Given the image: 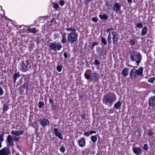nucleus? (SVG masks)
<instances>
[{"label":"nucleus","instance_id":"nucleus-14","mask_svg":"<svg viewBox=\"0 0 155 155\" xmlns=\"http://www.w3.org/2000/svg\"><path fill=\"white\" fill-rule=\"evenodd\" d=\"M54 132L55 136L58 137L60 139H63V138L62 137L61 134L60 133L57 128H54Z\"/></svg>","mask_w":155,"mask_h":155},{"label":"nucleus","instance_id":"nucleus-22","mask_svg":"<svg viewBox=\"0 0 155 155\" xmlns=\"http://www.w3.org/2000/svg\"><path fill=\"white\" fill-rule=\"evenodd\" d=\"M147 26H145L144 27H143V28L142 31H141V35L142 36L144 35H145L146 34L147 30Z\"/></svg>","mask_w":155,"mask_h":155},{"label":"nucleus","instance_id":"nucleus-50","mask_svg":"<svg viewBox=\"0 0 155 155\" xmlns=\"http://www.w3.org/2000/svg\"><path fill=\"white\" fill-rule=\"evenodd\" d=\"M92 20L95 22H97L98 21L97 18L96 17H93L91 18Z\"/></svg>","mask_w":155,"mask_h":155},{"label":"nucleus","instance_id":"nucleus-2","mask_svg":"<svg viewBox=\"0 0 155 155\" xmlns=\"http://www.w3.org/2000/svg\"><path fill=\"white\" fill-rule=\"evenodd\" d=\"M130 57L132 61H135L137 65H138L142 60V56L139 52L133 51L130 53Z\"/></svg>","mask_w":155,"mask_h":155},{"label":"nucleus","instance_id":"nucleus-59","mask_svg":"<svg viewBox=\"0 0 155 155\" xmlns=\"http://www.w3.org/2000/svg\"><path fill=\"white\" fill-rule=\"evenodd\" d=\"M55 21V18H52L50 22L51 23H52L54 21Z\"/></svg>","mask_w":155,"mask_h":155},{"label":"nucleus","instance_id":"nucleus-40","mask_svg":"<svg viewBox=\"0 0 155 155\" xmlns=\"http://www.w3.org/2000/svg\"><path fill=\"white\" fill-rule=\"evenodd\" d=\"M98 44V43L97 42H93L92 43V45L91 47V48L93 49L95 46L97 45Z\"/></svg>","mask_w":155,"mask_h":155},{"label":"nucleus","instance_id":"nucleus-34","mask_svg":"<svg viewBox=\"0 0 155 155\" xmlns=\"http://www.w3.org/2000/svg\"><path fill=\"white\" fill-rule=\"evenodd\" d=\"M135 39L133 38L130 39L129 43L131 45H134L135 44Z\"/></svg>","mask_w":155,"mask_h":155},{"label":"nucleus","instance_id":"nucleus-49","mask_svg":"<svg viewBox=\"0 0 155 155\" xmlns=\"http://www.w3.org/2000/svg\"><path fill=\"white\" fill-rule=\"evenodd\" d=\"M4 136V134H0V141H2L4 140L3 137Z\"/></svg>","mask_w":155,"mask_h":155},{"label":"nucleus","instance_id":"nucleus-47","mask_svg":"<svg viewBox=\"0 0 155 155\" xmlns=\"http://www.w3.org/2000/svg\"><path fill=\"white\" fill-rule=\"evenodd\" d=\"M4 93V92L2 87H0V96L3 95Z\"/></svg>","mask_w":155,"mask_h":155},{"label":"nucleus","instance_id":"nucleus-17","mask_svg":"<svg viewBox=\"0 0 155 155\" xmlns=\"http://www.w3.org/2000/svg\"><path fill=\"white\" fill-rule=\"evenodd\" d=\"M11 133L13 135L18 136L23 134L24 133V131L23 130H21L17 131H14L12 130L11 131Z\"/></svg>","mask_w":155,"mask_h":155},{"label":"nucleus","instance_id":"nucleus-45","mask_svg":"<svg viewBox=\"0 0 155 155\" xmlns=\"http://www.w3.org/2000/svg\"><path fill=\"white\" fill-rule=\"evenodd\" d=\"M143 25L141 23H139L137 24L136 25V27L139 28H142L143 27Z\"/></svg>","mask_w":155,"mask_h":155},{"label":"nucleus","instance_id":"nucleus-21","mask_svg":"<svg viewBox=\"0 0 155 155\" xmlns=\"http://www.w3.org/2000/svg\"><path fill=\"white\" fill-rule=\"evenodd\" d=\"M121 103L120 101H117V102L115 103L114 106V107L116 109H119L121 106Z\"/></svg>","mask_w":155,"mask_h":155},{"label":"nucleus","instance_id":"nucleus-8","mask_svg":"<svg viewBox=\"0 0 155 155\" xmlns=\"http://www.w3.org/2000/svg\"><path fill=\"white\" fill-rule=\"evenodd\" d=\"M91 81L93 82H96L98 79L99 75L96 73L93 72L90 74Z\"/></svg>","mask_w":155,"mask_h":155},{"label":"nucleus","instance_id":"nucleus-33","mask_svg":"<svg viewBox=\"0 0 155 155\" xmlns=\"http://www.w3.org/2000/svg\"><path fill=\"white\" fill-rule=\"evenodd\" d=\"M143 149L146 151H147L149 149V147L147 144L145 143L143 145Z\"/></svg>","mask_w":155,"mask_h":155},{"label":"nucleus","instance_id":"nucleus-57","mask_svg":"<svg viewBox=\"0 0 155 155\" xmlns=\"http://www.w3.org/2000/svg\"><path fill=\"white\" fill-rule=\"evenodd\" d=\"M49 102L50 104H53L54 101L53 100H52L51 99H49Z\"/></svg>","mask_w":155,"mask_h":155},{"label":"nucleus","instance_id":"nucleus-39","mask_svg":"<svg viewBox=\"0 0 155 155\" xmlns=\"http://www.w3.org/2000/svg\"><path fill=\"white\" fill-rule=\"evenodd\" d=\"M84 75L85 78L87 80H89V79H90L91 78V76H90V74L88 75L87 74L86 72H85L84 74Z\"/></svg>","mask_w":155,"mask_h":155},{"label":"nucleus","instance_id":"nucleus-19","mask_svg":"<svg viewBox=\"0 0 155 155\" xmlns=\"http://www.w3.org/2000/svg\"><path fill=\"white\" fill-rule=\"evenodd\" d=\"M56 45L55 43H50L48 45V46L51 50L55 51V46Z\"/></svg>","mask_w":155,"mask_h":155},{"label":"nucleus","instance_id":"nucleus-36","mask_svg":"<svg viewBox=\"0 0 155 155\" xmlns=\"http://www.w3.org/2000/svg\"><path fill=\"white\" fill-rule=\"evenodd\" d=\"M155 80V77L151 78H149L148 80V81L150 83H152Z\"/></svg>","mask_w":155,"mask_h":155},{"label":"nucleus","instance_id":"nucleus-5","mask_svg":"<svg viewBox=\"0 0 155 155\" xmlns=\"http://www.w3.org/2000/svg\"><path fill=\"white\" fill-rule=\"evenodd\" d=\"M78 39V35L75 33L72 32L68 34L67 40L69 43H73L76 41Z\"/></svg>","mask_w":155,"mask_h":155},{"label":"nucleus","instance_id":"nucleus-32","mask_svg":"<svg viewBox=\"0 0 155 155\" xmlns=\"http://www.w3.org/2000/svg\"><path fill=\"white\" fill-rule=\"evenodd\" d=\"M61 42L63 43H65L67 42L66 36H62V40L61 41Z\"/></svg>","mask_w":155,"mask_h":155},{"label":"nucleus","instance_id":"nucleus-58","mask_svg":"<svg viewBox=\"0 0 155 155\" xmlns=\"http://www.w3.org/2000/svg\"><path fill=\"white\" fill-rule=\"evenodd\" d=\"M63 55H64V57L65 58H67L68 57V55H67V53L65 52L64 54Z\"/></svg>","mask_w":155,"mask_h":155},{"label":"nucleus","instance_id":"nucleus-53","mask_svg":"<svg viewBox=\"0 0 155 155\" xmlns=\"http://www.w3.org/2000/svg\"><path fill=\"white\" fill-rule=\"evenodd\" d=\"M84 135L87 137L89 136L90 135L89 132H85L84 133Z\"/></svg>","mask_w":155,"mask_h":155},{"label":"nucleus","instance_id":"nucleus-55","mask_svg":"<svg viewBox=\"0 0 155 155\" xmlns=\"http://www.w3.org/2000/svg\"><path fill=\"white\" fill-rule=\"evenodd\" d=\"M35 41L37 44L38 45L40 43V41L38 38L35 40Z\"/></svg>","mask_w":155,"mask_h":155},{"label":"nucleus","instance_id":"nucleus-15","mask_svg":"<svg viewBox=\"0 0 155 155\" xmlns=\"http://www.w3.org/2000/svg\"><path fill=\"white\" fill-rule=\"evenodd\" d=\"M134 153L137 155L140 154L142 153L141 149L139 147L133 148Z\"/></svg>","mask_w":155,"mask_h":155},{"label":"nucleus","instance_id":"nucleus-44","mask_svg":"<svg viewBox=\"0 0 155 155\" xmlns=\"http://www.w3.org/2000/svg\"><path fill=\"white\" fill-rule=\"evenodd\" d=\"M59 5L57 3H54L53 4V8H55L56 10H57L58 8L59 7Z\"/></svg>","mask_w":155,"mask_h":155},{"label":"nucleus","instance_id":"nucleus-38","mask_svg":"<svg viewBox=\"0 0 155 155\" xmlns=\"http://www.w3.org/2000/svg\"><path fill=\"white\" fill-rule=\"evenodd\" d=\"M51 107L52 110H53L54 111L56 110L57 106L56 105L54 104H51Z\"/></svg>","mask_w":155,"mask_h":155},{"label":"nucleus","instance_id":"nucleus-13","mask_svg":"<svg viewBox=\"0 0 155 155\" xmlns=\"http://www.w3.org/2000/svg\"><path fill=\"white\" fill-rule=\"evenodd\" d=\"M121 6L118 3H115L113 6V9L114 11L116 12H118L120 10Z\"/></svg>","mask_w":155,"mask_h":155},{"label":"nucleus","instance_id":"nucleus-11","mask_svg":"<svg viewBox=\"0 0 155 155\" xmlns=\"http://www.w3.org/2000/svg\"><path fill=\"white\" fill-rule=\"evenodd\" d=\"M6 141L8 142L7 146H10L12 147L14 146V142L13 141V137L10 135L7 136Z\"/></svg>","mask_w":155,"mask_h":155},{"label":"nucleus","instance_id":"nucleus-20","mask_svg":"<svg viewBox=\"0 0 155 155\" xmlns=\"http://www.w3.org/2000/svg\"><path fill=\"white\" fill-rule=\"evenodd\" d=\"M122 74L124 76H127L128 74V68H126L123 69L122 71Z\"/></svg>","mask_w":155,"mask_h":155},{"label":"nucleus","instance_id":"nucleus-54","mask_svg":"<svg viewBox=\"0 0 155 155\" xmlns=\"http://www.w3.org/2000/svg\"><path fill=\"white\" fill-rule=\"evenodd\" d=\"M113 28H107V30H106V31L107 32H110V31H113Z\"/></svg>","mask_w":155,"mask_h":155},{"label":"nucleus","instance_id":"nucleus-3","mask_svg":"<svg viewBox=\"0 0 155 155\" xmlns=\"http://www.w3.org/2000/svg\"><path fill=\"white\" fill-rule=\"evenodd\" d=\"M31 67V64L28 60H23L19 65V70L22 72L28 71Z\"/></svg>","mask_w":155,"mask_h":155},{"label":"nucleus","instance_id":"nucleus-31","mask_svg":"<svg viewBox=\"0 0 155 155\" xmlns=\"http://www.w3.org/2000/svg\"><path fill=\"white\" fill-rule=\"evenodd\" d=\"M29 82L28 81H26L25 83H24L25 86L26 87V91H27L28 89Z\"/></svg>","mask_w":155,"mask_h":155},{"label":"nucleus","instance_id":"nucleus-9","mask_svg":"<svg viewBox=\"0 0 155 155\" xmlns=\"http://www.w3.org/2000/svg\"><path fill=\"white\" fill-rule=\"evenodd\" d=\"M111 33L113 36V43L114 44H116L119 38L117 32L112 31Z\"/></svg>","mask_w":155,"mask_h":155},{"label":"nucleus","instance_id":"nucleus-43","mask_svg":"<svg viewBox=\"0 0 155 155\" xmlns=\"http://www.w3.org/2000/svg\"><path fill=\"white\" fill-rule=\"evenodd\" d=\"M66 30L67 31H71L73 32H75L76 30L74 28H66Z\"/></svg>","mask_w":155,"mask_h":155},{"label":"nucleus","instance_id":"nucleus-4","mask_svg":"<svg viewBox=\"0 0 155 155\" xmlns=\"http://www.w3.org/2000/svg\"><path fill=\"white\" fill-rule=\"evenodd\" d=\"M143 68L140 67L138 69L136 70L134 68L130 71V76L131 79H133L136 77L137 75H141L143 74Z\"/></svg>","mask_w":155,"mask_h":155},{"label":"nucleus","instance_id":"nucleus-6","mask_svg":"<svg viewBox=\"0 0 155 155\" xmlns=\"http://www.w3.org/2000/svg\"><path fill=\"white\" fill-rule=\"evenodd\" d=\"M148 102L150 107H154L155 106V95L150 97L148 99Z\"/></svg>","mask_w":155,"mask_h":155},{"label":"nucleus","instance_id":"nucleus-18","mask_svg":"<svg viewBox=\"0 0 155 155\" xmlns=\"http://www.w3.org/2000/svg\"><path fill=\"white\" fill-rule=\"evenodd\" d=\"M20 76V74L18 72H16L13 75V83L14 85H15V84L16 83V80Z\"/></svg>","mask_w":155,"mask_h":155},{"label":"nucleus","instance_id":"nucleus-48","mask_svg":"<svg viewBox=\"0 0 155 155\" xmlns=\"http://www.w3.org/2000/svg\"><path fill=\"white\" fill-rule=\"evenodd\" d=\"M93 64L95 65H99L100 64V63L98 60H95L94 61Z\"/></svg>","mask_w":155,"mask_h":155},{"label":"nucleus","instance_id":"nucleus-37","mask_svg":"<svg viewBox=\"0 0 155 155\" xmlns=\"http://www.w3.org/2000/svg\"><path fill=\"white\" fill-rule=\"evenodd\" d=\"M59 150L62 153H64L65 151V149L64 146H62L59 148Z\"/></svg>","mask_w":155,"mask_h":155},{"label":"nucleus","instance_id":"nucleus-64","mask_svg":"<svg viewBox=\"0 0 155 155\" xmlns=\"http://www.w3.org/2000/svg\"><path fill=\"white\" fill-rule=\"evenodd\" d=\"M84 1L90 2L92 1V0H84Z\"/></svg>","mask_w":155,"mask_h":155},{"label":"nucleus","instance_id":"nucleus-62","mask_svg":"<svg viewBox=\"0 0 155 155\" xmlns=\"http://www.w3.org/2000/svg\"><path fill=\"white\" fill-rule=\"evenodd\" d=\"M21 86L22 88H24V89H25V87L24 84H23Z\"/></svg>","mask_w":155,"mask_h":155},{"label":"nucleus","instance_id":"nucleus-63","mask_svg":"<svg viewBox=\"0 0 155 155\" xmlns=\"http://www.w3.org/2000/svg\"><path fill=\"white\" fill-rule=\"evenodd\" d=\"M81 117L82 119H84L85 118V115H84L82 116Z\"/></svg>","mask_w":155,"mask_h":155},{"label":"nucleus","instance_id":"nucleus-61","mask_svg":"<svg viewBox=\"0 0 155 155\" xmlns=\"http://www.w3.org/2000/svg\"><path fill=\"white\" fill-rule=\"evenodd\" d=\"M127 1L128 3H131L132 2V0H127Z\"/></svg>","mask_w":155,"mask_h":155},{"label":"nucleus","instance_id":"nucleus-7","mask_svg":"<svg viewBox=\"0 0 155 155\" xmlns=\"http://www.w3.org/2000/svg\"><path fill=\"white\" fill-rule=\"evenodd\" d=\"M40 124L43 127H45L47 125H49L50 122L48 119H40L39 120Z\"/></svg>","mask_w":155,"mask_h":155},{"label":"nucleus","instance_id":"nucleus-23","mask_svg":"<svg viewBox=\"0 0 155 155\" xmlns=\"http://www.w3.org/2000/svg\"><path fill=\"white\" fill-rule=\"evenodd\" d=\"M99 16L101 19L103 20H106L108 18V16L106 15H100Z\"/></svg>","mask_w":155,"mask_h":155},{"label":"nucleus","instance_id":"nucleus-10","mask_svg":"<svg viewBox=\"0 0 155 155\" xmlns=\"http://www.w3.org/2000/svg\"><path fill=\"white\" fill-rule=\"evenodd\" d=\"M10 153L9 149L8 147H4L0 150V155H8Z\"/></svg>","mask_w":155,"mask_h":155},{"label":"nucleus","instance_id":"nucleus-30","mask_svg":"<svg viewBox=\"0 0 155 155\" xmlns=\"http://www.w3.org/2000/svg\"><path fill=\"white\" fill-rule=\"evenodd\" d=\"M101 42L104 45H107V44L106 40L103 37L101 38Z\"/></svg>","mask_w":155,"mask_h":155},{"label":"nucleus","instance_id":"nucleus-46","mask_svg":"<svg viewBox=\"0 0 155 155\" xmlns=\"http://www.w3.org/2000/svg\"><path fill=\"white\" fill-rule=\"evenodd\" d=\"M59 3L61 6H62L64 5L65 2L63 0H61L59 1Z\"/></svg>","mask_w":155,"mask_h":155},{"label":"nucleus","instance_id":"nucleus-1","mask_svg":"<svg viewBox=\"0 0 155 155\" xmlns=\"http://www.w3.org/2000/svg\"><path fill=\"white\" fill-rule=\"evenodd\" d=\"M116 98L115 94L111 92L104 95L102 101L104 104L107 105L108 107H111L113 104V102L116 100Z\"/></svg>","mask_w":155,"mask_h":155},{"label":"nucleus","instance_id":"nucleus-16","mask_svg":"<svg viewBox=\"0 0 155 155\" xmlns=\"http://www.w3.org/2000/svg\"><path fill=\"white\" fill-rule=\"evenodd\" d=\"M78 142L79 146L81 147H84L85 145V140L84 137H82L80 140H78Z\"/></svg>","mask_w":155,"mask_h":155},{"label":"nucleus","instance_id":"nucleus-41","mask_svg":"<svg viewBox=\"0 0 155 155\" xmlns=\"http://www.w3.org/2000/svg\"><path fill=\"white\" fill-rule=\"evenodd\" d=\"M112 5V3H111L109 2H107L105 4V6L108 7L109 6L110 7H111Z\"/></svg>","mask_w":155,"mask_h":155},{"label":"nucleus","instance_id":"nucleus-12","mask_svg":"<svg viewBox=\"0 0 155 155\" xmlns=\"http://www.w3.org/2000/svg\"><path fill=\"white\" fill-rule=\"evenodd\" d=\"M96 51H97L98 54L100 56H104L106 55V51L104 48H101L100 49L99 47L98 48V50L97 51V48Z\"/></svg>","mask_w":155,"mask_h":155},{"label":"nucleus","instance_id":"nucleus-28","mask_svg":"<svg viewBox=\"0 0 155 155\" xmlns=\"http://www.w3.org/2000/svg\"><path fill=\"white\" fill-rule=\"evenodd\" d=\"M27 31L31 33H35L36 32V30L35 28H28L27 29Z\"/></svg>","mask_w":155,"mask_h":155},{"label":"nucleus","instance_id":"nucleus-51","mask_svg":"<svg viewBox=\"0 0 155 155\" xmlns=\"http://www.w3.org/2000/svg\"><path fill=\"white\" fill-rule=\"evenodd\" d=\"M13 140L14 141H19V138L15 136H13Z\"/></svg>","mask_w":155,"mask_h":155},{"label":"nucleus","instance_id":"nucleus-35","mask_svg":"<svg viewBox=\"0 0 155 155\" xmlns=\"http://www.w3.org/2000/svg\"><path fill=\"white\" fill-rule=\"evenodd\" d=\"M62 67L63 66L62 65L60 66L58 65L56 68L57 71L59 72H60L61 71Z\"/></svg>","mask_w":155,"mask_h":155},{"label":"nucleus","instance_id":"nucleus-60","mask_svg":"<svg viewBox=\"0 0 155 155\" xmlns=\"http://www.w3.org/2000/svg\"><path fill=\"white\" fill-rule=\"evenodd\" d=\"M67 34L66 33L64 32L63 34L62 35V36H65L66 35H67Z\"/></svg>","mask_w":155,"mask_h":155},{"label":"nucleus","instance_id":"nucleus-42","mask_svg":"<svg viewBox=\"0 0 155 155\" xmlns=\"http://www.w3.org/2000/svg\"><path fill=\"white\" fill-rule=\"evenodd\" d=\"M154 134V132L152 131L151 130H148V135L149 136H152Z\"/></svg>","mask_w":155,"mask_h":155},{"label":"nucleus","instance_id":"nucleus-29","mask_svg":"<svg viewBox=\"0 0 155 155\" xmlns=\"http://www.w3.org/2000/svg\"><path fill=\"white\" fill-rule=\"evenodd\" d=\"M45 104L43 102L40 101L38 104V106L39 108H41L44 106Z\"/></svg>","mask_w":155,"mask_h":155},{"label":"nucleus","instance_id":"nucleus-56","mask_svg":"<svg viewBox=\"0 0 155 155\" xmlns=\"http://www.w3.org/2000/svg\"><path fill=\"white\" fill-rule=\"evenodd\" d=\"M90 135L93 134H96V132L94 130H91L89 132Z\"/></svg>","mask_w":155,"mask_h":155},{"label":"nucleus","instance_id":"nucleus-52","mask_svg":"<svg viewBox=\"0 0 155 155\" xmlns=\"http://www.w3.org/2000/svg\"><path fill=\"white\" fill-rule=\"evenodd\" d=\"M19 90L20 92L22 93L24 92V88H22L21 86L19 88Z\"/></svg>","mask_w":155,"mask_h":155},{"label":"nucleus","instance_id":"nucleus-24","mask_svg":"<svg viewBox=\"0 0 155 155\" xmlns=\"http://www.w3.org/2000/svg\"><path fill=\"white\" fill-rule=\"evenodd\" d=\"M62 47V46L61 44H58L57 43H56L55 51H56L57 50H60Z\"/></svg>","mask_w":155,"mask_h":155},{"label":"nucleus","instance_id":"nucleus-26","mask_svg":"<svg viewBox=\"0 0 155 155\" xmlns=\"http://www.w3.org/2000/svg\"><path fill=\"white\" fill-rule=\"evenodd\" d=\"M111 36L110 32L108 35L107 37V41L109 45H110L111 43Z\"/></svg>","mask_w":155,"mask_h":155},{"label":"nucleus","instance_id":"nucleus-27","mask_svg":"<svg viewBox=\"0 0 155 155\" xmlns=\"http://www.w3.org/2000/svg\"><path fill=\"white\" fill-rule=\"evenodd\" d=\"M8 104L6 103L4 104L2 107L3 111H7L8 110Z\"/></svg>","mask_w":155,"mask_h":155},{"label":"nucleus","instance_id":"nucleus-25","mask_svg":"<svg viewBox=\"0 0 155 155\" xmlns=\"http://www.w3.org/2000/svg\"><path fill=\"white\" fill-rule=\"evenodd\" d=\"M91 139L93 143H95L97 139V135H95L91 136Z\"/></svg>","mask_w":155,"mask_h":155}]
</instances>
